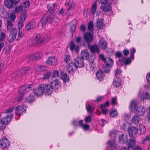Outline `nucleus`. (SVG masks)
<instances>
[{"label": "nucleus", "mask_w": 150, "mask_h": 150, "mask_svg": "<svg viewBox=\"0 0 150 150\" xmlns=\"http://www.w3.org/2000/svg\"><path fill=\"white\" fill-rule=\"evenodd\" d=\"M52 88L47 84H42L40 85L38 88L33 90V93L37 96H42L43 92L45 94L49 95L52 93Z\"/></svg>", "instance_id": "f257e3e1"}, {"label": "nucleus", "mask_w": 150, "mask_h": 150, "mask_svg": "<svg viewBox=\"0 0 150 150\" xmlns=\"http://www.w3.org/2000/svg\"><path fill=\"white\" fill-rule=\"evenodd\" d=\"M13 116V114H11L2 118L0 121V129L2 130L4 129L6 127V125H8L11 122Z\"/></svg>", "instance_id": "f03ea898"}, {"label": "nucleus", "mask_w": 150, "mask_h": 150, "mask_svg": "<svg viewBox=\"0 0 150 150\" xmlns=\"http://www.w3.org/2000/svg\"><path fill=\"white\" fill-rule=\"evenodd\" d=\"M57 18H54L53 14L51 13L48 16H45L43 17L41 20L42 26H45L47 23H51L52 22H56V20Z\"/></svg>", "instance_id": "7ed1b4c3"}, {"label": "nucleus", "mask_w": 150, "mask_h": 150, "mask_svg": "<svg viewBox=\"0 0 150 150\" xmlns=\"http://www.w3.org/2000/svg\"><path fill=\"white\" fill-rule=\"evenodd\" d=\"M49 40L50 38L48 37L46 38H41L40 35L38 34L34 38L33 43L36 45H40L44 41H48Z\"/></svg>", "instance_id": "20e7f679"}, {"label": "nucleus", "mask_w": 150, "mask_h": 150, "mask_svg": "<svg viewBox=\"0 0 150 150\" xmlns=\"http://www.w3.org/2000/svg\"><path fill=\"white\" fill-rule=\"evenodd\" d=\"M33 87V85L32 84L26 85L22 86L21 87H20L18 89L20 94H23V93L29 91L32 89Z\"/></svg>", "instance_id": "39448f33"}, {"label": "nucleus", "mask_w": 150, "mask_h": 150, "mask_svg": "<svg viewBox=\"0 0 150 150\" xmlns=\"http://www.w3.org/2000/svg\"><path fill=\"white\" fill-rule=\"evenodd\" d=\"M83 38L86 43L88 45L92 42L93 36L90 32H87L84 35Z\"/></svg>", "instance_id": "423d86ee"}, {"label": "nucleus", "mask_w": 150, "mask_h": 150, "mask_svg": "<svg viewBox=\"0 0 150 150\" xmlns=\"http://www.w3.org/2000/svg\"><path fill=\"white\" fill-rule=\"evenodd\" d=\"M138 129L136 127H131L128 129L129 136L130 137L135 138L138 133Z\"/></svg>", "instance_id": "0eeeda50"}, {"label": "nucleus", "mask_w": 150, "mask_h": 150, "mask_svg": "<svg viewBox=\"0 0 150 150\" xmlns=\"http://www.w3.org/2000/svg\"><path fill=\"white\" fill-rule=\"evenodd\" d=\"M17 34V30L15 29H12L10 32L8 40L10 43H11L15 40Z\"/></svg>", "instance_id": "6e6552de"}, {"label": "nucleus", "mask_w": 150, "mask_h": 150, "mask_svg": "<svg viewBox=\"0 0 150 150\" xmlns=\"http://www.w3.org/2000/svg\"><path fill=\"white\" fill-rule=\"evenodd\" d=\"M47 85L52 88V89L51 91L52 92L53 88L55 89H57L59 88L61 86V84L59 80L56 79L51 82V85Z\"/></svg>", "instance_id": "1a4fd4ad"}, {"label": "nucleus", "mask_w": 150, "mask_h": 150, "mask_svg": "<svg viewBox=\"0 0 150 150\" xmlns=\"http://www.w3.org/2000/svg\"><path fill=\"white\" fill-rule=\"evenodd\" d=\"M75 63H74L77 68H81L83 67L84 62L83 59L79 57H77L74 59Z\"/></svg>", "instance_id": "9d476101"}, {"label": "nucleus", "mask_w": 150, "mask_h": 150, "mask_svg": "<svg viewBox=\"0 0 150 150\" xmlns=\"http://www.w3.org/2000/svg\"><path fill=\"white\" fill-rule=\"evenodd\" d=\"M0 146L2 148L5 149L8 147L10 145V142L6 138H3L0 140Z\"/></svg>", "instance_id": "9b49d317"}, {"label": "nucleus", "mask_w": 150, "mask_h": 150, "mask_svg": "<svg viewBox=\"0 0 150 150\" xmlns=\"http://www.w3.org/2000/svg\"><path fill=\"white\" fill-rule=\"evenodd\" d=\"M88 48L92 53H97L98 54L99 53V49L96 44L92 45L89 44L88 45Z\"/></svg>", "instance_id": "f8f14e48"}, {"label": "nucleus", "mask_w": 150, "mask_h": 150, "mask_svg": "<svg viewBox=\"0 0 150 150\" xmlns=\"http://www.w3.org/2000/svg\"><path fill=\"white\" fill-rule=\"evenodd\" d=\"M67 69L69 73L73 74L76 68V66L74 62L69 63L68 65L67 66Z\"/></svg>", "instance_id": "ddd939ff"}, {"label": "nucleus", "mask_w": 150, "mask_h": 150, "mask_svg": "<svg viewBox=\"0 0 150 150\" xmlns=\"http://www.w3.org/2000/svg\"><path fill=\"white\" fill-rule=\"evenodd\" d=\"M108 44L107 42L103 38L100 39L98 42V46L102 50H105L107 47Z\"/></svg>", "instance_id": "4468645a"}, {"label": "nucleus", "mask_w": 150, "mask_h": 150, "mask_svg": "<svg viewBox=\"0 0 150 150\" xmlns=\"http://www.w3.org/2000/svg\"><path fill=\"white\" fill-rule=\"evenodd\" d=\"M25 112V110L23 106L20 105L15 108V113L17 115L20 116Z\"/></svg>", "instance_id": "2eb2a0df"}, {"label": "nucleus", "mask_w": 150, "mask_h": 150, "mask_svg": "<svg viewBox=\"0 0 150 150\" xmlns=\"http://www.w3.org/2000/svg\"><path fill=\"white\" fill-rule=\"evenodd\" d=\"M46 63L50 65L55 66L57 64V61L54 57H49L46 60Z\"/></svg>", "instance_id": "dca6fc26"}, {"label": "nucleus", "mask_w": 150, "mask_h": 150, "mask_svg": "<svg viewBox=\"0 0 150 150\" xmlns=\"http://www.w3.org/2000/svg\"><path fill=\"white\" fill-rule=\"evenodd\" d=\"M58 5V4L57 3L50 4L47 6V8L49 12L51 13H52L54 11H56Z\"/></svg>", "instance_id": "f3484780"}, {"label": "nucleus", "mask_w": 150, "mask_h": 150, "mask_svg": "<svg viewBox=\"0 0 150 150\" xmlns=\"http://www.w3.org/2000/svg\"><path fill=\"white\" fill-rule=\"evenodd\" d=\"M136 111L138 115L142 116L145 112V109L144 107L141 105L137 108Z\"/></svg>", "instance_id": "a211bd4d"}, {"label": "nucleus", "mask_w": 150, "mask_h": 150, "mask_svg": "<svg viewBox=\"0 0 150 150\" xmlns=\"http://www.w3.org/2000/svg\"><path fill=\"white\" fill-rule=\"evenodd\" d=\"M100 8L103 11L106 12L110 11L111 9V7L110 4H103L101 6Z\"/></svg>", "instance_id": "6ab92c4d"}, {"label": "nucleus", "mask_w": 150, "mask_h": 150, "mask_svg": "<svg viewBox=\"0 0 150 150\" xmlns=\"http://www.w3.org/2000/svg\"><path fill=\"white\" fill-rule=\"evenodd\" d=\"M77 23L76 20H73L71 21L70 23V32L71 33V35L72 36L74 32L76 30V27Z\"/></svg>", "instance_id": "aec40b11"}, {"label": "nucleus", "mask_w": 150, "mask_h": 150, "mask_svg": "<svg viewBox=\"0 0 150 150\" xmlns=\"http://www.w3.org/2000/svg\"><path fill=\"white\" fill-rule=\"evenodd\" d=\"M89 56L88 51L87 50H84L81 51V57L82 59H88Z\"/></svg>", "instance_id": "412c9836"}, {"label": "nucleus", "mask_w": 150, "mask_h": 150, "mask_svg": "<svg viewBox=\"0 0 150 150\" xmlns=\"http://www.w3.org/2000/svg\"><path fill=\"white\" fill-rule=\"evenodd\" d=\"M70 49L71 51L74 50L76 52H78L79 50V47L78 45L76 46L74 42L72 41L70 44Z\"/></svg>", "instance_id": "4be33fe9"}, {"label": "nucleus", "mask_w": 150, "mask_h": 150, "mask_svg": "<svg viewBox=\"0 0 150 150\" xmlns=\"http://www.w3.org/2000/svg\"><path fill=\"white\" fill-rule=\"evenodd\" d=\"M119 140L121 143H127L128 141V137L126 135L122 134L119 136Z\"/></svg>", "instance_id": "5701e85b"}, {"label": "nucleus", "mask_w": 150, "mask_h": 150, "mask_svg": "<svg viewBox=\"0 0 150 150\" xmlns=\"http://www.w3.org/2000/svg\"><path fill=\"white\" fill-rule=\"evenodd\" d=\"M103 18H98L97 20L96 26L98 28L101 29L103 28Z\"/></svg>", "instance_id": "b1692460"}, {"label": "nucleus", "mask_w": 150, "mask_h": 150, "mask_svg": "<svg viewBox=\"0 0 150 150\" xmlns=\"http://www.w3.org/2000/svg\"><path fill=\"white\" fill-rule=\"evenodd\" d=\"M96 76L97 79L100 81L104 79V75L103 71L100 70H98L96 72Z\"/></svg>", "instance_id": "393cba45"}, {"label": "nucleus", "mask_w": 150, "mask_h": 150, "mask_svg": "<svg viewBox=\"0 0 150 150\" xmlns=\"http://www.w3.org/2000/svg\"><path fill=\"white\" fill-rule=\"evenodd\" d=\"M60 74L62 79L64 82H69V77L67 73L64 72V71H61L60 72Z\"/></svg>", "instance_id": "a878e982"}, {"label": "nucleus", "mask_w": 150, "mask_h": 150, "mask_svg": "<svg viewBox=\"0 0 150 150\" xmlns=\"http://www.w3.org/2000/svg\"><path fill=\"white\" fill-rule=\"evenodd\" d=\"M113 86L115 87H118L121 84V80L120 78L116 77L113 82Z\"/></svg>", "instance_id": "bb28decb"}, {"label": "nucleus", "mask_w": 150, "mask_h": 150, "mask_svg": "<svg viewBox=\"0 0 150 150\" xmlns=\"http://www.w3.org/2000/svg\"><path fill=\"white\" fill-rule=\"evenodd\" d=\"M35 26V23L34 22H30L26 26L25 29L27 31H29L33 29Z\"/></svg>", "instance_id": "cd10ccee"}, {"label": "nucleus", "mask_w": 150, "mask_h": 150, "mask_svg": "<svg viewBox=\"0 0 150 150\" xmlns=\"http://www.w3.org/2000/svg\"><path fill=\"white\" fill-rule=\"evenodd\" d=\"M104 62L105 63V65L107 68L108 67H111L113 64V61L112 59L109 58H106V60Z\"/></svg>", "instance_id": "c85d7f7f"}, {"label": "nucleus", "mask_w": 150, "mask_h": 150, "mask_svg": "<svg viewBox=\"0 0 150 150\" xmlns=\"http://www.w3.org/2000/svg\"><path fill=\"white\" fill-rule=\"evenodd\" d=\"M4 3L8 8H10L12 6L14 1L13 0H5Z\"/></svg>", "instance_id": "c756f323"}, {"label": "nucleus", "mask_w": 150, "mask_h": 150, "mask_svg": "<svg viewBox=\"0 0 150 150\" xmlns=\"http://www.w3.org/2000/svg\"><path fill=\"white\" fill-rule=\"evenodd\" d=\"M137 106L136 102L135 100H133L131 102L129 108L132 111H134Z\"/></svg>", "instance_id": "7c9ffc66"}, {"label": "nucleus", "mask_w": 150, "mask_h": 150, "mask_svg": "<svg viewBox=\"0 0 150 150\" xmlns=\"http://www.w3.org/2000/svg\"><path fill=\"white\" fill-rule=\"evenodd\" d=\"M115 55L117 57L120 58L122 57V59H119V61L120 62H123V61L125 59V57L122 56V53L120 52L117 51L115 52Z\"/></svg>", "instance_id": "2f4dec72"}, {"label": "nucleus", "mask_w": 150, "mask_h": 150, "mask_svg": "<svg viewBox=\"0 0 150 150\" xmlns=\"http://www.w3.org/2000/svg\"><path fill=\"white\" fill-rule=\"evenodd\" d=\"M97 8V1H96L94 3H93L92 6L91 10V13L93 14L94 15L96 12V9Z\"/></svg>", "instance_id": "473e14b6"}, {"label": "nucleus", "mask_w": 150, "mask_h": 150, "mask_svg": "<svg viewBox=\"0 0 150 150\" xmlns=\"http://www.w3.org/2000/svg\"><path fill=\"white\" fill-rule=\"evenodd\" d=\"M30 68L29 67H26L22 69L19 72V75H21L25 74L30 70Z\"/></svg>", "instance_id": "72a5a7b5"}, {"label": "nucleus", "mask_w": 150, "mask_h": 150, "mask_svg": "<svg viewBox=\"0 0 150 150\" xmlns=\"http://www.w3.org/2000/svg\"><path fill=\"white\" fill-rule=\"evenodd\" d=\"M95 57L94 56H91L89 60V62H90V65L91 66V67L93 69L95 67V64L94 62V59Z\"/></svg>", "instance_id": "f704fd0d"}, {"label": "nucleus", "mask_w": 150, "mask_h": 150, "mask_svg": "<svg viewBox=\"0 0 150 150\" xmlns=\"http://www.w3.org/2000/svg\"><path fill=\"white\" fill-rule=\"evenodd\" d=\"M139 120L140 118L139 116L137 115H135L132 117V122L136 124L138 123Z\"/></svg>", "instance_id": "c9c22d12"}, {"label": "nucleus", "mask_w": 150, "mask_h": 150, "mask_svg": "<svg viewBox=\"0 0 150 150\" xmlns=\"http://www.w3.org/2000/svg\"><path fill=\"white\" fill-rule=\"evenodd\" d=\"M135 145V142L134 139H130L129 142L127 144L128 148H132Z\"/></svg>", "instance_id": "e433bc0d"}, {"label": "nucleus", "mask_w": 150, "mask_h": 150, "mask_svg": "<svg viewBox=\"0 0 150 150\" xmlns=\"http://www.w3.org/2000/svg\"><path fill=\"white\" fill-rule=\"evenodd\" d=\"M52 72L50 71H48L44 74V76L42 78V79L45 80L48 79L51 75Z\"/></svg>", "instance_id": "4c0bfd02"}, {"label": "nucleus", "mask_w": 150, "mask_h": 150, "mask_svg": "<svg viewBox=\"0 0 150 150\" xmlns=\"http://www.w3.org/2000/svg\"><path fill=\"white\" fill-rule=\"evenodd\" d=\"M26 12H24L21 14L20 17V21L22 22H23L25 20L27 16Z\"/></svg>", "instance_id": "58836bf2"}, {"label": "nucleus", "mask_w": 150, "mask_h": 150, "mask_svg": "<svg viewBox=\"0 0 150 150\" xmlns=\"http://www.w3.org/2000/svg\"><path fill=\"white\" fill-rule=\"evenodd\" d=\"M34 97L33 95H30L26 98V100L29 103H31L35 100Z\"/></svg>", "instance_id": "ea45409f"}, {"label": "nucleus", "mask_w": 150, "mask_h": 150, "mask_svg": "<svg viewBox=\"0 0 150 150\" xmlns=\"http://www.w3.org/2000/svg\"><path fill=\"white\" fill-rule=\"evenodd\" d=\"M28 58L30 60H32L34 61L38 60L37 57L35 53L30 55L29 56Z\"/></svg>", "instance_id": "a19ab883"}, {"label": "nucleus", "mask_w": 150, "mask_h": 150, "mask_svg": "<svg viewBox=\"0 0 150 150\" xmlns=\"http://www.w3.org/2000/svg\"><path fill=\"white\" fill-rule=\"evenodd\" d=\"M147 141L150 142V135H148L146 136L143 139L142 141V142L143 144H145Z\"/></svg>", "instance_id": "79ce46f5"}, {"label": "nucleus", "mask_w": 150, "mask_h": 150, "mask_svg": "<svg viewBox=\"0 0 150 150\" xmlns=\"http://www.w3.org/2000/svg\"><path fill=\"white\" fill-rule=\"evenodd\" d=\"M110 113L111 116L112 117H116L117 115V111L114 109L112 110Z\"/></svg>", "instance_id": "37998d69"}, {"label": "nucleus", "mask_w": 150, "mask_h": 150, "mask_svg": "<svg viewBox=\"0 0 150 150\" xmlns=\"http://www.w3.org/2000/svg\"><path fill=\"white\" fill-rule=\"evenodd\" d=\"M53 74L52 78H58L59 75V71L57 70H55L53 71Z\"/></svg>", "instance_id": "c03bdc74"}, {"label": "nucleus", "mask_w": 150, "mask_h": 150, "mask_svg": "<svg viewBox=\"0 0 150 150\" xmlns=\"http://www.w3.org/2000/svg\"><path fill=\"white\" fill-rule=\"evenodd\" d=\"M88 29L90 31H92L93 28V23L92 21H90L88 25Z\"/></svg>", "instance_id": "a18cd8bd"}, {"label": "nucleus", "mask_w": 150, "mask_h": 150, "mask_svg": "<svg viewBox=\"0 0 150 150\" xmlns=\"http://www.w3.org/2000/svg\"><path fill=\"white\" fill-rule=\"evenodd\" d=\"M144 97L143 98L142 100L145 99L150 100V94L147 92H145L144 94Z\"/></svg>", "instance_id": "49530a36"}, {"label": "nucleus", "mask_w": 150, "mask_h": 150, "mask_svg": "<svg viewBox=\"0 0 150 150\" xmlns=\"http://www.w3.org/2000/svg\"><path fill=\"white\" fill-rule=\"evenodd\" d=\"M136 51V50L134 48H132L130 50V54L131 59H133L134 58V54Z\"/></svg>", "instance_id": "de8ad7c7"}, {"label": "nucleus", "mask_w": 150, "mask_h": 150, "mask_svg": "<svg viewBox=\"0 0 150 150\" xmlns=\"http://www.w3.org/2000/svg\"><path fill=\"white\" fill-rule=\"evenodd\" d=\"M23 10V6H17L15 9V12L16 13H18L21 11Z\"/></svg>", "instance_id": "09e8293b"}, {"label": "nucleus", "mask_w": 150, "mask_h": 150, "mask_svg": "<svg viewBox=\"0 0 150 150\" xmlns=\"http://www.w3.org/2000/svg\"><path fill=\"white\" fill-rule=\"evenodd\" d=\"M13 26V25L11 21H7V28L8 30H11Z\"/></svg>", "instance_id": "8fccbe9b"}, {"label": "nucleus", "mask_w": 150, "mask_h": 150, "mask_svg": "<svg viewBox=\"0 0 150 150\" xmlns=\"http://www.w3.org/2000/svg\"><path fill=\"white\" fill-rule=\"evenodd\" d=\"M38 69L40 71H46L47 69V68L45 66L41 65L38 67Z\"/></svg>", "instance_id": "3c124183"}, {"label": "nucleus", "mask_w": 150, "mask_h": 150, "mask_svg": "<svg viewBox=\"0 0 150 150\" xmlns=\"http://www.w3.org/2000/svg\"><path fill=\"white\" fill-rule=\"evenodd\" d=\"M15 108L14 106H13L11 108H9L8 109L5 110V112L6 113L8 114L10 113L13 111Z\"/></svg>", "instance_id": "603ef678"}, {"label": "nucleus", "mask_w": 150, "mask_h": 150, "mask_svg": "<svg viewBox=\"0 0 150 150\" xmlns=\"http://www.w3.org/2000/svg\"><path fill=\"white\" fill-rule=\"evenodd\" d=\"M108 144L110 146H113V147H115L116 144L115 141L113 140L108 142Z\"/></svg>", "instance_id": "864d4df0"}, {"label": "nucleus", "mask_w": 150, "mask_h": 150, "mask_svg": "<svg viewBox=\"0 0 150 150\" xmlns=\"http://www.w3.org/2000/svg\"><path fill=\"white\" fill-rule=\"evenodd\" d=\"M24 35V34L22 33V31H20V30H19V32L18 34V37L16 39V40L17 41H18L20 39V38H22Z\"/></svg>", "instance_id": "5fc2aeb1"}, {"label": "nucleus", "mask_w": 150, "mask_h": 150, "mask_svg": "<svg viewBox=\"0 0 150 150\" xmlns=\"http://www.w3.org/2000/svg\"><path fill=\"white\" fill-rule=\"evenodd\" d=\"M131 62V60L129 58L125 59V61L123 62V64L125 65H127L129 64Z\"/></svg>", "instance_id": "6e6d98bb"}, {"label": "nucleus", "mask_w": 150, "mask_h": 150, "mask_svg": "<svg viewBox=\"0 0 150 150\" xmlns=\"http://www.w3.org/2000/svg\"><path fill=\"white\" fill-rule=\"evenodd\" d=\"M139 127L142 128H140L139 129V131L141 132V134L144 133L146 130L144 126L143 125H140Z\"/></svg>", "instance_id": "4d7b16f0"}, {"label": "nucleus", "mask_w": 150, "mask_h": 150, "mask_svg": "<svg viewBox=\"0 0 150 150\" xmlns=\"http://www.w3.org/2000/svg\"><path fill=\"white\" fill-rule=\"evenodd\" d=\"M5 38V34L4 32H2L0 34V41H3Z\"/></svg>", "instance_id": "13d9d810"}, {"label": "nucleus", "mask_w": 150, "mask_h": 150, "mask_svg": "<svg viewBox=\"0 0 150 150\" xmlns=\"http://www.w3.org/2000/svg\"><path fill=\"white\" fill-rule=\"evenodd\" d=\"M86 109L88 112H92L93 111V109L91 108V106L88 105L86 107Z\"/></svg>", "instance_id": "bf43d9fd"}, {"label": "nucleus", "mask_w": 150, "mask_h": 150, "mask_svg": "<svg viewBox=\"0 0 150 150\" xmlns=\"http://www.w3.org/2000/svg\"><path fill=\"white\" fill-rule=\"evenodd\" d=\"M38 59H40L42 57V54L41 52H38L35 53Z\"/></svg>", "instance_id": "052dcab7"}, {"label": "nucleus", "mask_w": 150, "mask_h": 150, "mask_svg": "<svg viewBox=\"0 0 150 150\" xmlns=\"http://www.w3.org/2000/svg\"><path fill=\"white\" fill-rule=\"evenodd\" d=\"M10 48L9 47H6L4 49V51H5V53L6 54H9L10 52Z\"/></svg>", "instance_id": "680f3d73"}, {"label": "nucleus", "mask_w": 150, "mask_h": 150, "mask_svg": "<svg viewBox=\"0 0 150 150\" xmlns=\"http://www.w3.org/2000/svg\"><path fill=\"white\" fill-rule=\"evenodd\" d=\"M82 126L83 129L85 131H86L90 127L89 125L87 124H82Z\"/></svg>", "instance_id": "e2e57ef3"}, {"label": "nucleus", "mask_w": 150, "mask_h": 150, "mask_svg": "<svg viewBox=\"0 0 150 150\" xmlns=\"http://www.w3.org/2000/svg\"><path fill=\"white\" fill-rule=\"evenodd\" d=\"M117 99L116 97H114L112 98L111 100V103L114 105H115L117 103V102L116 101Z\"/></svg>", "instance_id": "0e129e2a"}, {"label": "nucleus", "mask_w": 150, "mask_h": 150, "mask_svg": "<svg viewBox=\"0 0 150 150\" xmlns=\"http://www.w3.org/2000/svg\"><path fill=\"white\" fill-rule=\"evenodd\" d=\"M70 60V55H67L65 58L64 59V61L66 62L67 63L69 62Z\"/></svg>", "instance_id": "69168bd1"}, {"label": "nucleus", "mask_w": 150, "mask_h": 150, "mask_svg": "<svg viewBox=\"0 0 150 150\" xmlns=\"http://www.w3.org/2000/svg\"><path fill=\"white\" fill-rule=\"evenodd\" d=\"M109 106V102L108 101H106L104 105L101 104L100 106V108H102V107H108Z\"/></svg>", "instance_id": "338daca9"}, {"label": "nucleus", "mask_w": 150, "mask_h": 150, "mask_svg": "<svg viewBox=\"0 0 150 150\" xmlns=\"http://www.w3.org/2000/svg\"><path fill=\"white\" fill-rule=\"evenodd\" d=\"M23 22H22L19 21V22L18 23V28L19 30L20 29H21L23 25Z\"/></svg>", "instance_id": "774afa93"}]
</instances>
